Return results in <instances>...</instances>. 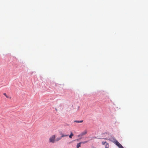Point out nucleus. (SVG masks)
I'll return each mask as SVG.
<instances>
[{
  "mask_svg": "<svg viewBox=\"0 0 148 148\" xmlns=\"http://www.w3.org/2000/svg\"><path fill=\"white\" fill-rule=\"evenodd\" d=\"M112 142L116 145L119 148H123L121 145L118 142L117 140L115 138H113V140H112Z\"/></svg>",
  "mask_w": 148,
  "mask_h": 148,
  "instance_id": "obj_1",
  "label": "nucleus"
},
{
  "mask_svg": "<svg viewBox=\"0 0 148 148\" xmlns=\"http://www.w3.org/2000/svg\"><path fill=\"white\" fill-rule=\"evenodd\" d=\"M55 135H53L52 136L49 138V141L50 142L54 143L55 141Z\"/></svg>",
  "mask_w": 148,
  "mask_h": 148,
  "instance_id": "obj_2",
  "label": "nucleus"
},
{
  "mask_svg": "<svg viewBox=\"0 0 148 148\" xmlns=\"http://www.w3.org/2000/svg\"><path fill=\"white\" fill-rule=\"evenodd\" d=\"M102 144L103 145H105V148H108L109 147V144L107 143L106 141L102 142Z\"/></svg>",
  "mask_w": 148,
  "mask_h": 148,
  "instance_id": "obj_3",
  "label": "nucleus"
},
{
  "mask_svg": "<svg viewBox=\"0 0 148 148\" xmlns=\"http://www.w3.org/2000/svg\"><path fill=\"white\" fill-rule=\"evenodd\" d=\"M87 130H84L83 132H82L81 134L82 135V136L85 135L86 134H87Z\"/></svg>",
  "mask_w": 148,
  "mask_h": 148,
  "instance_id": "obj_4",
  "label": "nucleus"
},
{
  "mask_svg": "<svg viewBox=\"0 0 148 148\" xmlns=\"http://www.w3.org/2000/svg\"><path fill=\"white\" fill-rule=\"evenodd\" d=\"M83 120H81L80 121H74V122H76L77 123H81L83 122Z\"/></svg>",
  "mask_w": 148,
  "mask_h": 148,
  "instance_id": "obj_5",
  "label": "nucleus"
},
{
  "mask_svg": "<svg viewBox=\"0 0 148 148\" xmlns=\"http://www.w3.org/2000/svg\"><path fill=\"white\" fill-rule=\"evenodd\" d=\"M82 143V142H80L79 143H78L77 145V148H78L79 147H80L81 146V144Z\"/></svg>",
  "mask_w": 148,
  "mask_h": 148,
  "instance_id": "obj_6",
  "label": "nucleus"
},
{
  "mask_svg": "<svg viewBox=\"0 0 148 148\" xmlns=\"http://www.w3.org/2000/svg\"><path fill=\"white\" fill-rule=\"evenodd\" d=\"M61 138H62L61 137H60L57 138L56 139H55V141H58L60 140L61 139Z\"/></svg>",
  "mask_w": 148,
  "mask_h": 148,
  "instance_id": "obj_7",
  "label": "nucleus"
},
{
  "mask_svg": "<svg viewBox=\"0 0 148 148\" xmlns=\"http://www.w3.org/2000/svg\"><path fill=\"white\" fill-rule=\"evenodd\" d=\"M73 134L72 132H71L70 135L69 136V137L70 138H72V137L73 136Z\"/></svg>",
  "mask_w": 148,
  "mask_h": 148,
  "instance_id": "obj_8",
  "label": "nucleus"
},
{
  "mask_svg": "<svg viewBox=\"0 0 148 148\" xmlns=\"http://www.w3.org/2000/svg\"><path fill=\"white\" fill-rule=\"evenodd\" d=\"M3 95L4 96H5L8 98H10V99H11V97H9L6 94V93H3Z\"/></svg>",
  "mask_w": 148,
  "mask_h": 148,
  "instance_id": "obj_9",
  "label": "nucleus"
},
{
  "mask_svg": "<svg viewBox=\"0 0 148 148\" xmlns=\"http://www.w3.org/2000/svg\"><path fill=\"white\" fill-rule=\"evenodd\" d=\"M68 136V135L62 134L61 136V137L62 138V137H65V136Z\"/></svg>",
  "mask_w": 148,
  "mask_h": 148,
  "instance_id": "obj_10",
  "label": "nucleus"
},
{
  "mask_svg": "<svg viewBox=\"0 0 148 148\" xmlns=\"http://www.w3.org/2000/svg\"><path fill=\"white\" fill-rule=\"evenodd\" d=\"M82 135H81V134H80L78 135H77V137H82Z\"/></svg>",
  "mask_w": 148,
  "mask_h": 148,
  "instance_id": "obj_11",
  "label": "nucleus"
}]
</instances>
